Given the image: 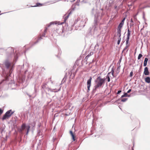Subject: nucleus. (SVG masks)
Here are the masks:
<instances>
[{
	"mask_svg": "<svg viewBox=\"0 0 150 150\" xmlns=\"http://www.w3.org/2000/svg\"><path fill=\"white\" fill-rule=\"evenodd\" d=\"M128 47V45H126L125 47L123 49V50H122V54L123 52L124 51H125Z\"/></svg>",
	"mask_w": 150,
	"mask_h": 150,
	"instance_id": "obj_32",
	"label": "nucleus"
},
{
	"mask_svg": "<svg viewBox=\"0 0 150 150\" xmlns=\"http://www.w3.org/2000/svg\"><path fill=\"white\" fill-rule=\"evenodd\" d=\"M124 24L120 22L119 24L117 29L121 30V28L122 27Z\"/></svg>",
	"mask_w": 150,
	"mask_h": 150,
	"instance_id": "obj_16",
	"label": "nucleus"
},
{
	"mask_svg": "<svg viewBox=\"0 0 150 150\" xmlns=\"http://www.w3.org/2000/svg\"><path fill=\"white\" fill-rule=\"evenodd\" d=\"M69 133L72 137V138L73 141H74L75 140V135L73 134L72 131L71 130L69 131Z\"/></svg>",
	"mask_w": 150,
	"mask_h": 150,
	"instance_id": "obj_12",
	"label": "nucleus"
},
{
	"mask_svg": "<svg viewBox=\"0 0 150 150\" xmlns=\"http://www.w3.org/2000/svg\"><path fill=\"white\" fill-rule=\"evenodd\" d=\"M121 60H122V58H120V59L119 60V61L120 62L121 61Z\"/></svg>",
	"mask_w": 150,
	"mask_h": 150,
	"instance_id": "obj_59",
	"label": "nucleus"
},
{
	"mask_svg": "<svg viewBox=\"0 0 150 150\" xmlns=\"http://www.w3.org/2000/svg\"><path fill=\"white\" fill-rule=\"evenodd\" d=\"M18 131L20 133H23V130L22 129H21V127L20 129H18Z\"/></svg>",
	"mask_w": 150,
	"mask_h": 150,
	"instance_id": "obj_30",
	"label": "nucleus"
},
{
	"mask_svg": "<svg viewBox=\"0 0 150 150\" xmlns=\"http://www.w3.org/2000/svg\"><path fill=\"white\" fill-rule=\"evenodd\" d=\"M95 82L96 83L93 88L91 92V94L93 95L96 92L97 90L102 87L105 83V79L102 78L100 76H98L95 80Z\"/></svg>",
	"mask_w": 150,
	"mask_h": 150,
	"instance_id": "obj_3",
	"label": "nucleus"
},
{
	"mask_svg": "<svg viewBox=\"0 0 150 150\" xmlns=\"http://www.w3.org/2000/svg\"><path fill=\"white\" fill-rule=\"evenodd\" d=\"M56 31V32L59 34H62L63 32L62 27L59 28V29L57 28Z\"/></svg>",
	"mask_w": 150,
	"mask_h": 150,
	"instance_id": "obj_8",
	"label": "nucleus"
},
{
	"mask_svg": "<svg viewBox=\"0 0 150 150\" xmlns=\"http://www.w3.org/2000/svg\"><path fill=\"white\" fill-rule=\"evenodd\" d=\"M14 112L15 111H12V110H11V115L14 113Z\"/></svg>",
	"mask_w": 150,
	"mask_h": 150,
	"instance_id": "obj_46",
	"label": "nucleus"
},
{
	"mask_svg": "<svg viewBox=\"0 0 150 150\" xmlns=\"http://www.w3.org/2000/svg\"><path fill=\"white\" fill-rule=\"evenodd\" d=\"M46 84H43L42 86V88L45 89V88L46 87Z\"/></svg>",
	"mask_w": 150,
	"mask_h": 150,
	"instance_id": "obj_31",
	"label": "nucleus"
},
{
	"mask_svg": "<svg viewBox=\"0 0 150 150\" xmlns=\"http://www.w3.org/2000/svg\"><path fill=\"white\" fill-rule=\"evenodd\" d=\"M48 89L49 91H50L51 92H56L60 91V88H59L58 90H57L56 91H55V90H56V89H52L50 88H48Z\"/></svg>",
	"mask_w": 150,
	"mask_h": 150,
	"instance_id": "obj_13",
	"label": "nucleus"
},
{
	"mask_svg": "<svg viewBox=\"0 0 150 150\" xmlns=\"http://www.w3.org/2000/svg\"><path fill=\"white\" fill-rule=\"evenodd\" d=\"M30 74H29V73L28 75V76H27V77H28V79H31V76H30Z\"/></svg>",
	"mask_w": 150,
	"mask_h": 150,
	"instance_id": "obj_44",
	"label": "nucleus"
},
{
	"mask_svg": "<svg viewBox=\"0 0 150 150\" xmlns=\"http://www.w3.org/2000/svg\"><path fill=\"white\" fill-rule=\"evenodd\" d=\"M129 37H130L127 36L126 40L129 41Z\"/></svg>",
	"mask_w": 150,
	"mask_h": 150,
	"instance_id": "obj_41",
	"label": "nucleus"
},
{
	"mask_svg": "<svg viewBox=\"0 0 150 150\" xmlns=\"http://www.w3.org/2000/svg\"><path fill=\"white\" fill-rule=\"evenodd\" d=\"M111 73V72H109L108 73L107 76H109V74Z\"/></svg>",
	"mask_w": 150,
	"mask_h": 150,
	"instance_id": "obj_56",
	"label": "nucleus"
},
{
	"mask_svg": "<svg viewBox=\"0 0 150 150\" xmlns=\"http://www.w3.org/2000/svg\"><path fill=\"white\" fill-rule=\"evenodd\" d=\"M4 112V110L0 108V116H1Z\"/></svg>",
	"mask_w": 150,
	"mask_h": 150,
	"instance_id": "obj_29",
	"label": "nucleus"
},
{
	"mask_svg": "<svg viewBox=\"0 0 150 150\" xmlns=\"http://www.w3.org/2000/svg\"><path fill=\"white\" fill-rule=\"evenodd\" d=\"M133 25V24H132L131 23L130 24L129 26L130 27V28H131Z\"/></svg>",
	"mask_w": 150,
	"mask_h": 150,
	"instance_id": "obj_55",
	"label": "nucleus"
},
{
	"mask_svg": "<svg viewBox=\"0 0 150 150\" xmlns=\"http://www.w3.org/2000/svg\"><path fill=\"white\" fill-rule=\"evenodd\" d=\"M72 12V10H71V9H69L67 13H68V15L64 17V22L63 23H58V25H61L63 23H64L66 21V20L69 17L70 15L71 14Z\"/></svg>",
	"mask_w": 150,
	"mask_h": 150,
	"instance_id": "obj_6",
	"label": "nucleus"
},
{
	"mask_svg": "<svg viewBox=\"0 0 150 150\" xmlns=\"http://www.w3.org/2000/svg\"><path fill=\"white\" fill-rule=\"evenodd\" d=\"M57 23H57V21L51 22L50 23L49 25H48L47 27H49L50 25H54V24L57 25Z\"/></svg>",
	"mask_w": 150,
	"mask_h": 150,
	"instance_id": "obj_17",
	"label": "nucleus"
},
{
	"mask_svg": "<svg viewBox=\"0 0 150 150\" xmlns=\"http://www.w3.org/2000/svg\"><path fill=\"white\" fill-rule=\"evenodd\" d=\"M40 131H39L38 132V134H40Z\"/></svg>",
	"mask_w": 150,
	"mask_h": 150,
	"instance_id": "obj_63",
	"label": "nucleus"
},
{
	"mask_svg": "<svg viewBox=\"0 0 150 150\" xmlns=\"http://www.w3.org/2000/svg\"><path fill=\"white\" fill-rule=\"evenodd\" d=\"M144 74L145 75H148L149 74V72L148 70V68L146 67L144 69Z\"/></svg>",
	"mask_w": 150,
	"mask_h": 150,
	"instance_id": "obj_9",
	"label": "nucleus"
},
{
	"mask_svg": "<svg viewBox=\"0 0 150 150\" xmlns=\"http://www.w3.org/2000/svg\"><path fill=\"white\" fill-rule=\"evenodd\" d=\"M128 99V98H124L121 100V101L122 102H125L127 101Z\"/></svg>",
	"mask_w": 150,
	"mask_h": 150,
	"instance_id": "obj_27",
	"label": "nucleus"
},
{
	"mask_svg": "<svg viewBox=\"0 0 150 150\" xmlns=\"http://www.w3.org/2000/svg\"><path fill=\"white\" fill-rule=\"evenodd\" d=\"M93 52H91L89 54L87 55L86 56V57H89L90 56L93 54Z\"/></svg>",
	"mask_w": 150,
	"mask_h": 150,
	"instance_id": "obj_28",
	"label": "nucleus"
},
{
	"mask_svg": "<svg viewBox=\"0 0 150 150\" xmlns=\"http://www.w3.org/2000/svg\"><path fill=\"white\" fill-rule=\"evenodd\" d=\"M148 60V59L146 57L145 58L143 64L144 66L145 67L146 66Z\"/></svg>",
	"mask_w": 150,
	"mask_h": 150,
	"instance_id": "obj_14",
	"label": "nucleus"
},
{
	"mask_svg": "<svg viewBox=\"0 0 150 150\" xmlns=\"http://www.w3.org/2000/svg\"><path fill=\"white\" fill-rule=\"evenodd\" d=\"M118 40H120L121 41V36H118Z\"/></svg>",
	"mask_w": 150,
	"mask_h": 150,
	"instance_id": "obj_51",
	"label": "nucleus"
},
{
	"mask_svg": "<svg viewBox=\"0 0 150 150\" xmlns=\"http://www.w3.org/2000/svg\"><path fill=\"white\" fill-rule=\"evenodd\" d=\"M117 8H118V7H117V6H115V9H116V10H117Z\"/></svg>",
	"mask_w": 150,
	"mask_h": 150,
	"instance_id": "obj_48",
	"label": "nucleus"
},
{
	"mask_svg": "<svg viewBox=\"0 0 150 150\" xmlns=\"http://www.w3.org/2000/svg\"><path fill=\"white\" fill-rule=\"evenodd\" d=\"M145 82L147 83H150V77L147 76L146 77L145 79Z\"/></svg>",
	"mask_w": 150,
	"mask_h": 150,
	"instance_id": "obj_15",
	"label": "nucleus"
},
{
	"mask_svg": "<svg viewBox=\"0 0 150 150\" xmlns=\"http://www.w3.org/2000/svg\"><path fill=\"white\" fill-rule=\"evenodd\" d=\"M135 1H133L132 3V4H128V6H132V5L133 4H134V2Z\"/></svg>",
	"mask_w": 150,
	"mask_h": 150,
	"instance_id": "obj_36",
	"label": "nucleus"
},
{
	"mask_svg": "<svg viewBox=\"0 0 150 150\" xmlns=\"http://www.w3.org/2000/svg\"><path fill=\"white\" fill-rule=\"evenodd\" d=\"M122 91L121 90L118 91L117 92V94H119Z\"/></svg>",
	"mask_w": 150,
	"mask_h": 150,
	"instance_id": "obj_43",
	"label": "nucleus"
},
{
	"mask_svg": "<svg viewBox=\"0 0 150 150\" xmlns=\"http://www.w3.org/2000/svg\"><path fill=\"white\" fill-rule=\"evenodd\" d=\"M123 5V3H121L120 5L118 6V8H117V11L119 10L122 7V6Z\"/></svg>",
	"mask_w": 150,
	"mask_h": 150,
	"instance_id": "obj_23",
	"label": "nucleus"
},
{
	"mask_svg": "<svg viewBox=\"0 0 150 150\" xmlns=\"http://www.w3.org/2000/svg\"><path fill=\"white\" fill-rule=\"evenodd\" d=\"M129 42V41L126 40V45H127V44H128Z\"/></svg>",
	"mask_w": 150,
	"mask_h": 150,
	"instance_id": "obj_49",
	"label": "nucleus"
},
{
	"mask_svg": "<svg viewBox=\"0 0 150 150\" xmlns=\"http://www.w3.org/2000/svg\"><path fill=\"white\" fill-rule=\"evenodd\" d=\"M4 131V129H2L1 131V133L2 134Z\"/></svg>",
	"mask_w": 150,
	"mask_h": 150,
	"instance_id": "obj_54",
	"label": "nucleus"
},
{
	"mask_svg": "<svg viewBox=\"0 0 150 150\" xmlns=\"http://www.w3.org/2000/svg\"><path fill=\"white\" fill-rule=\"evenodd\" d=\"M25 94H26V95L28 96L30 98L31 97V95H30V94H29L28 93L26 92Z\"/></svg>",
	"mask_w": 150,
	"mask_h": 150,
	"instance_id": "obj_35",
	"label": "nucleus"
},
{
	"mask_svg": "<svg viewBox=\"0 0 150 150\" xmlns=\"http://www.w3.org/2000/svg\"><path fill=\"white\" fill-rule=\"evenodd\" d=\"M131 96L130 95H128L127 94V97H130Z\"/></svg>",
	"mask_w": 150,
	"mask_h": 150,
	"instance_id": "obj_58",
	"label": "nucleus"
},
{
	"mask_svg": "<svg viewBox=\"0 0 150 150\" xmlns=\"http://www.w3.org/2000/svg\"><path fill=\"white\" fill-rule=\"evenodd\" d=\"M14 48L11 47L5 48L4 55L6 57V59L4 62V64L6 67V71L5 74L4 75L5 79L3 80L0 82V85L5 80L8 81L9 78L11 74L14 64L10 63L9 60L11 59L14 56V61L16 62L18 59V55L17 53L14 54Z\"/></svg>",
	"mask_w": 150,
	"mask_h": 150,
	"instance_id": "obj_1",
	"label": "nucleus"
},
{
	"mask_svg": "<svg viewBox=\"0 0 150 150\" xmlns=\"http://www.w3.org/2000/svg\"><path fill=\"white\" fill-rule=\"evenodd\" d=\"M92 79V77L90 76L89 77V79L87 81V90L86 91L87 93L89 92L90 91V88L91 86V82Z\"/></svg>",
	"mask_w": 150,
	"mask_h": 150,
	"instance_id": "obj_5",
	"label": "nucleus"
},
{
	"mask_svg": "<svg viewBox=\"0 0 150 150\" xmlns=\"http://www.w3.org/2000/svg\"><path fill=\"white\" fill-rule=\"evenodd\" d=\"M47 28L45 27V29L44 30V33H45L47 31Z\"/></svg>",
	"mask_w": 150,
	"mask_h": 150,
	"instance_id": "obj_40",
	"label": "nucleus"
},
{
	"mask_svg": "<svg viewBox=\"0 0 150 150\" xmlns=\"http://www.w3.org/2000/svg\"><path fill=\"white\" fill-rule=\"evenodd\" d=\"M131 91L132 89H130L127 91V93H129Z\"/></svg>",
	"mask_w": 150,
	"mask_h": 150,
	"instance_id": "obj_37",
	"label": "nucleus"
},
{
	"mask_svg": "<svg viewBox=\"0 0 150 150\" xmlns=\"http://www.w3.org/2000/svg\"><path fill=\"white\" fill-rule=\"evenodd\" d=\"M96 46H99V45L98 44H97L95 46V47H96Z\"/></svg>",
	"mask_w": 150,
	"mask_h": 150,
	"instance_id": "obj_61",
	"label": "nucleus"
},
{
	"mask_svg": "<svg viewBox=\"0 0 150 150\" xmlns=\"http://www.w3.org/2000/svg\"><path fill=\"white\" fill-rule=\"evenodd\" d=\"M142 63L141 65L140 66V68H139V71H141V69L142 68Z\"/></svg>",
	"mask_w": 150,
	"mask_h": 150,
	"instance_id": "obj_38",
	"label": "nucleus"
},
{
	"mask_svg": "<svg viewBox=\"0 0 150 150\" xmlns=\"http://www.w3.org/2000/svg\"><path fill=\"white\" fill-rule=\"evenodd\" d=\"M42 39V36L38 37L37 40L34 42L32 45L31 46H33L35 45V44L38 43Z\"/></svg>",
	"mask_w": 150,
	"mask_h": 150,
	"instance_id": "obj_7",
	"label": "nucleus"
},
{
	"mask_svg": "<svg viewBox=\"0 0 150 150\" xmlns=\"http://www.w3.org/2000/svg\"><path fill=\"white\" fill-rule=\"evenodd\" d=\"M21 79H25V77L24 76H23L22 78Z\"/></svg>",
	"mask_w": 150,
	"mask_h": 150,
	"instance_id": "obj_57",
	"label": "nucleus"
},
{
	"mask_svg": "<svg viewBox=\"0 0 150 150\" xmlns=\"http://www.w3.org/2000/svg\"><path fill=\"white\" fill-rule=\"evenodd\" d=\"M27 127L28 125L27 126L25 123L22 124L21 126V128L23 131L25 129H26V130L27 128Z\"/></svg>",
	"mask_w": 150,
	"mask_h": 150,
	"instance_id": "obj_11",
	"label": "nucleus"
},
{
	"mask_svg": "<svg viewBox=\"0 0 150 150\" xmlns=\"http://www.w3.org/2000/svg\"><path fill=\"white\" fill-rule=\"evenodd\" d=\"M130 35H131V31L129 29V26H128V27H127V36L130 37Z\"/></svg>",
	"mask_w": 150,
	"mask_h": 150,
	"instance_id": "obj_20",
	"label": "nucleus"
},
{
	"mask_svg": "<svg viewBox=\"0 0 150 150\" xmlns=\"http://www.w3.org/2000/svg\"><path fill=\"white\" fill-rule=\"evenodd\" d=\"M34 91L35 92H36V90L35 88V85H34Z\"/></svg>",
	"mask_w": 150,
	"mask_h": 150,
	"instance_id": "obj_52",
	"label": "nucleus"
},
{
	"mask_svg": "<svg viewBox=\"0 0 150 150\" xmlns=\"http://www.w3.org/2000/svg\"><path fill=\"white\" fill-rule=\"evenodd\" d=\"M127 93H125L124 94L121 96V98H123L124 97H127Z\"/></svg>",
	"mask_w": 150,
	"mask_h": 150,
	"instance_id": "obj_24",
	"label": "nucleus"
},
{
	"mask_svg": "<svg viewBox=\"0 0 150 150\" xmlns=\"http://www.w3.org/2000/svg\"><path fill=\"white\" fill-rule=\"evenodd\" d=\"M6 47H0V54H4Z\"/></svg>",
	"mask_w": 150,
	"mask_h": 150,
	"instance_id": "obj_10",
	"label": "nucleus"
},
{
	"mask_svg": "<svg viewBox=\"0 0 150 150\" xmlns=\"http://www.w3.org/2000/svg\"><path fill=\"white\" fill-rule=\"evenodd\" d=\"M125 18H126L125 17L124 18L122 19V21H121L120 22L124 24V22L125 21Z\"/></svg>",
	"mask_w": 150,
	"mask_h": 150,
	"instance_id": "obj_33",
	"label": "nucleus"
},
{
	"mask_svg": "<svg viewBox=\"0 0 150 150\" xmlns=\"http://www.w3.org/2000/svg\"><path fill=\"white\" fill-rule=\"evenodd\" d=\"M91 13L94 16V22L92 28L93 29L94 31L97 30L99 28V21L101 19V16H100V13L98 11L95 10L94 8H92Z\"/></svg>",
	"mask_w": 150,
	"mask_h": 150,
	"instance_id": "obj_2",
	"label": "nucleus"
},
{
	"mask_svg": "<svg viewBox=\"0 0 150 150\" xmlns=\"http://www.w3.org/2000/svg\"><path fill=\"white\" fill-rule=\"evenodd\" d=\"M110 72L111 73L113 77H114V70L113 68H112L111 71Z\"/></svg>",
	"mask_w": 150,
	"mask_h": 150,
	"instance_id": "obj_25",
	"label": "nucleus"
},
{
	"mask_svg": "<svg viewBox=\"0 0 150 150\" xmlns=\"http://www.w3.org/2000/svg\"><path fill=\"white\" fill-rule=\"evenodd\" d=\"M69 115V114H67V113H66V116H68V115Z\"/></svg>",
	"mask_w": 150,
	"mask_h": 150,
	"instance_id": "obj_62",
	"label": "nucleus"
},
{
	"mask_svg": "<svg viewBox=\"0 0 150 150\" xmlns=\"http://www.w3.org/2000/svg\"><path fill=\"white\" fill-rule=\"evenodd\" d=\"M42 4H41L40 3H37L35 5L33 6H30V7H39L40 6H42Z\"/></svg>",
	"mask_w": 150,
	"mask_h": 150,
	"instance_id": "obj_18",
	"label": "nucleus"
},
{
	"mask_svg": "<svg viewBox=\"0 0 150 150\" xmlns=\"http://www.w3.org/2000/svg\"><path fill=\"white\" fill-rule=\"evenodd\" d=\"M103 79H105V80L106 79H107V81L108 82H109L110 81V79L109 76H106V78H104Z\"/></svg>",
	"mask_w": 150,
	"mask_h": 150,
	"instance_id": "obj_22",
	"label": "nucleus"
},
{
	"mask_svg": "<svg viewBox=\"0 0 150 150\" xmlns=\"http://www.w3.org/2000/svg\"><path fill=\"white\" fill-rule=\"evenodd\" d=\"M30 125H28L27 128L26 129V135H27L28 133V132H29V131L30 130Z\"/></svg>",
	"mask_w": 150,
	"mask_h": 150,
	"instance_id": "obj_21",
	"label": "nucleus"
},
{
	"mask_svg": "<svg viewBox=\"0 0 150 150\" xmlns=\"http://www.w3.org/2000/svg\"><path fill=\"white\" fill-rule=\"evenodd\" d=\"M121 30L117 29V35L118 36H121Z\"/></svg>",
	"mask_w": 150,
	"mask_h": 150,
	"instance_id": "obj_19",
	"label": "nucleus"
},
{
	"mask_svg": "<svg viewBox=\"0 0 150 150\" xmlns=\"http://www.w3.org/2000/svg\"><path fill=\"white\" fill-rule=\"evenodd\" d=\"M133 71H131L130 73L129 76L130 77H132L133 76Z\"/></svg>",
	"mask_w": 150,
	"mask_h": 150,
	"instance_id": "obj_34",
	"label": "nucleus"
},
{
	"mask_svg": "<svg viewBox=\"0 0 150 150\" xmlns=\"http://www.w3.org/2000/svg\"><path fill=\"white\" fill-rule=\"evenodd\" d=\"M35 125V122H34L33 123L32 126H33V128L34 127Z\"/></svg>",
	"mask_w": 150,
	"mask_h": 150,
	"instance_id": "obj_45",
	"label": "nucleus"
},
{
	"mask_svg": "<svg viewBox=\"0 0 150 150\" xmlns=\"http://www.w3.org/2000/svg\"><path fill=\"white\" fill-rule=\"evenodd\" d=\"M86 3V2L84 0H83L82 1H81V3Z\"/></svg>",
	"mask_w": 150,
	"mask_h": 150,
	"instance_id": "obj_50",
	"label": "nucleus"
},
{
	"mask_svg": "<svg viewBox=\"0 0 150 150\" xmlns=\"http://www.w3.org/2000/svg\"><path fill=\"white\" fill-rule=\"evenodd\" d=\"M11 110H9L7 111L3 115L2 118V120L3 121L6 120V119H8L9 117H10L12 115L11 114Z\"/></svg>",
	"mask_w": 150,
	"mask_h": 150,
	"instance_id": "obj_4",
	"label": "nucleus"
},
{
	"mask_svg": "<svg viewBox=\"0 0 150 150\" xmlns=\"http://www.w3.org/2000/svg\"><path fill=\"white\" fill-rule=\"evenodd\" d=\"M131 22H132V23H133V21L132 20V19H131V21H130Z\"/></svg>",
	"mask_w": 150,
	"mask_h": 150,
	"instance_id": "obj_60",
	"label": "nucleus"
},
{
	"mask_svg": "<svg viewBox=\"0 0 150 150\" xmlns=\"http://www.w3.org/2000/svg\"><path fill=\"white\" fill-rule=\"evenodd\" d=\"M27 71V70H26V71H25V73H26V72Z\"/></svg>",
	"mask_w": 150,
	"mask_h": 150,
	"instance_id": "obj_64",
	"label": "nucleus"
},
{
	"mask_svg": "<svg viewBox=\"0 0 150 150\" xmlns=\"http://www.w3.org/2000/svg\"><path fill=\"white\" fill-rule=\"evenodd\" d=\"M78 0L77 2H76V5H77L78 6H79V4L78 3Z\"/></svg>",
	"mask_w": 150,
	"mask_h": 150,
	"instance_id": "obj_53",
	"label": "nucleus"
},
{
	"mask_svg": "<svg viewBox=\"0 0 150 150\" xmlns=\"http://www.w3.org/2000/svg\"><path fill=\"white\" fill-rule=\"evenodd\" d=\"M45 33H44L42 34V35L40 36H42V37H45Z\"/></svg>",
	"mask_w": 150,
	"mask_h": 150,
	"instance_id": "obj_39",
	"label": "nucleus"
},
{
	"mask_svg": "<svg viewBox=\"0 0 150 150\" xmlns=\"http://www.w3.org/2000/svg\"><path fill=\"white\" fill-rule=\"evenodd\" d=\"M142 56H143L141 54H139L138 57V60L140 59H141V58L142 57Z\"/></svg>",
	"mask_w": 150,
	"mask_h": 150,
	"instance_id": "obj_26",
	"label": "nucleus"
},
{
	"mask_svg": "<svg viewBox=\"0 0 150 150\" xmlns=\"http://www.w3.org/2000/svg\"><path fill=\"white\" fill-rule=\"evenodd\" d=\"M120 40H118L117 42V44L118 45H119L120 44Z\"/></svg>",
	"mask_w": 150,
	"mask_h": 150,
	"instance_id": "obj_42",
	"label": "nucleus"
},
{
	"mask_svg": "<svg viewBox=\"0 0 150 150\" xmlns=\"http://www.w3.org/2000/svg\"><path fill=\"white\" fill-rule=\"evenodd\" d=\"M120 100V98L118 99L117 100L115 101V103H117V102Z\"/></svg>",
	"mask_w": 150,
	"mask_h": 150,
	"instance_id": "obj_47",
	"label": "nucleus"
}]
</instances>
